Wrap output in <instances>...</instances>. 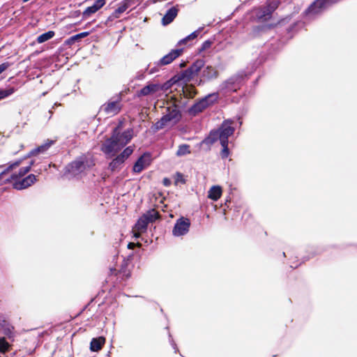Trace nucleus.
<instances>
[{"label":"nucleus","instance_id":"1","mask_svg":"<svg viewBox=\"0 0 357 357\" xmlns=\"http://www.w3.org/2000/svg\"><path fill=\"white\" fill-rule=\"evenodd\" d=\"M132 130L128 129L122 133L119 131V127H116L112 137L107 139L101 145V151L107 158H112L126 146L132 138Z\"/></svg>","mask_w":357,"mask_h":357},{"label":"nucleus","instance_id":"2","mask_svg":"<svg viewBox=\"0 0 357 357\" xmlns=\"http://www.w3.org/2000/svg\"><path fill=\"white\" fill-rule=\"evenodd\" d=\"M94 165L95 163L91 156L83 155L69 164L66 169L71 175L77 176L86 172Z\"/></svg>","mask_w":357,"mask_h":357},{"label":"nucleus","instance_id":"3","mask_svg":"<svg viewBox=\"0 0 357 357\" xmlns=\"http://www.w3.org/2000/svg\"><path fill=\"white\" fill-rule=\"evenodd\" d=\"M233 121L231 120L225 121L219 130L211 131L208 140L213 143L218 139H220V144L228 142V137L233 135L235 129L231 124Z\"/></svg>","mask_w":357,"mask_h":357},{"label":"nucleus","instance_id":"4","mask_svg":"<svg viewBox=\"0 0 357 357\" xmlns=\"http://www.w3.org/2000/svg\"><path fill=\"white\" fill-rule=\"evenodd\" d=\"M180 118V112L176 106L168 107L164 116L155 123V128L160 130L166 126L174 125L179 121Z\"/></svg>","mask_w":357,"mask_h":357},{"label":"nucleus","instance_id":"5","mask_svg":"<svg viewBox=\"0 0 357 357\" xmlns=\"http://www.w3.org/2000/svg\"><path fill=\"white\" fill-rule=\"evenodd\" d=\"M159 218L158 212L153 209L149 211L147 213L144 214L135 224L132 231L134 237L137 238L140 236L142 233L146 231L147 225L149 222H152Z\"/></svg>","mask_w":357,"mask_h":357},{"label":"nucleus","instance_id":"6","mask_svg":"<svg viewBox=\"0 0 357 357\" xmlns=\"http://www.w3.org/2000/svg\"><path fill=\"white\" fill-rule=\"evenodd\" d=\"M243 77V75H235L229 77L221 84L219 91L224 96L237 91L241 86Z\"/></svg>","mask_w":357,"mask_h":357},{"label":"nucleus","instance_id":"7","mask_svg":"<svg viewBox=\"0 0 357 357\" xmlns=\"http://www.w3.org/2000/svg\"><path fill=\"white\" fill-rule=\"evenodd\" d=\"M218 98V94L217 93H211L202 98L199 102L194 104L190 109H189V112L192 115H196L200 112H202L205 108H206L208 105L214 102Z\"/></svg>","mask_w":357,"mask_h":357},{"label":"nucleus","instance_id":"8","mask_svg":"<svg viewBox=\"0 0 357 357\" xmlns=\"http://www.w3.org/2000/svg\"><path fill=\"white\" fill-rule=\"evenodd\" d=\"M133 147L131 146L126 148L122 153L112 160L109 165V169L112 172L120 169L123 162L133 153Z\"/></svg>","mask_w":357,"mask_h":357},{"label":"nucleus","instance_id":"9","mask_svg":"<svg viewBox=\"0 0 357 357\" xmlns=\"http://www.w3.org/2000/svg\"><path fill=\"white\" fill-rule=\"evenodd\" d=\"M121 108V98L110 99L102 105L100 109V112H102L108 116H114L118 114Z\"/></svg>","mask_w":357,"mask_h":357},{"label":"nucleus","instance_id":"10","mask_svg":"<svg viewBox=\"0 0 357 357\" xmlns=\"http://www.w3.org/2000/svg\"><path fill=\"white\" fill-rule=\"evenodd\" d=\"M190 227V221L188 218L181 217L178 218L172 229V234L174 236H182L185 235Z\"/></svg>","mask_w":357,"mask_h":357},{"label":"nucleus","instance_id":"11","mask_svg":"<svg viewBox=\"0 0 357 357\" xmlns=\"http://www.w3.org/2000/svg\"><path fill=\"white\" fill-rule=\"evenodd\" d=\"M339 0H316L307 9V14L316 15Z\"/></svg>","mask_w":357,"mask_h":357},{"label":"nucleus","instance_id":"12","mask_svg":"<svg viewBox=\"0 0 357 357\" xmlns=\"http://www.w3.org/2000/svg\"><path fill=\"white\" fill-rule=\"evenodd\" d=\"M162 86L159 84L151 83L143 87L139 91H137V96L138 98L142 96H153L158 92L162 91Z\"/></svg>","mask_w":357,"mask_h":357},{"label":"nucleus","instance_id":"13","mask_svg":"<svg viewBox=\"0 0 357 357\" xmlns=\"http://www.w3.org/2000/svg\"><path fill=\"white\" fill-rule=\"evenodd\" d=\"M151 162V158L149 153H144L141 155L134 164L132 171L135 173H140L147 168Z\"/></svg>","mask_w":357,"mask_h":357},{"label":"nucleus","instance_id":"14","mask_svg":"<svg viewBox=\"0 0 357 357\" xmlns=\"http://www.w3.org/2000/svg\"><path fill=\"white\" fill-rule=\"evenodd\" d=\"M183 52L182 48H177L175 50H172L169 53L165 55L162 58H161L158 62V66H166L171 63L174 60L178 58L181 55Z\"/></svg>","mask_w":357,"mask_h":357},{"label":"nucleus","instance_id":"15","mask_svg":"<svg viewBox=\"0 0 357 357\" xmlns=\"http://www.w3.org/2000/svg\"><path fill=\"white\" fill-rule=\"evenodd\" d=\"M36 181V176L33 174H29L28 176L22 180L15 181L13 183V187L17 190L25 189L33 184Z\"/></svg>","mask_w":357,"mask_h":357},{"label":"nucleus","instance_id":"16","mask_svg":"<svg viewBox=\"0 0 357 357\" xmlns=\"http://www.w3.org/2000/svg\"><path fill=\"white\" fill-rule=\"evenodd\" d=\"M178 9L176 7H172L167 10L165 15L162 19V24L163 25H167L170 24L177 16Z\"/></svg>","mask_w":357,"mask_h":357},{"label":"nucleus","instance_id":"17","mask_svg":"<svg viewBox=\"0 0 357 357\" xmlns=\"http://www.w3.org/2000/svg\"><path fill=\"white\" fill-rule=\"evenodd\" d=\"M130 6V1L128 0H123L119 5V6L114 11V13L109 16V20L119 18L120 15L124 13Z\"/></svg>","mask_w":357,"mask_h":357},{"label":"nucleus","instance_id":"18","mask_svg":"<svg viewBox=\"0 0 357 357\" xmlns=\"http://www.w3.org/2000/svg\"><path fill=\"white\" fill-rule=\"evenodd\" d=\"M279 2L278 1H272L268 3L267 7V13L266 14H260L259 20H268L273 12L278 7Z\"/></svg>","mask_w":357,"mask_h":357},{"label":"nucleus","instance_id":"19","mask_svg":"<svg viewBox=\"0 0 357 357\" xmlns=\"http://www.w3.org/2000/svg\"><path fill=\"white\" fill-rule=\"evenodd\" d=\"M222 188L219 185L212 186L208 192V197L213 201H218L222 195Z\"/></svg>","mask_w":357,"mask_h":357},{"label":"nucleus","instance_id":"20","mask_svg":"<svg viewBox=\"0 0 357 357\" xmlns=\"http://www.w3.org/2000/svg\"><path fill=\"white\" fill-rule=\"evenodd\" d=\"M218 76V70L212 66H206L202 71V77L206 79H215Z\"/></svg>","mask_w":357,"mask_h":357},{"label":"nucleus","instance_id":"21","mask_svg":"<svg viewBox=\"0 0 357 357\" xmlns=\"http://www.w3.org/2000/svg\"><path fill=\"white\" fill-rule=\"evenodd\" d=\"M105 342V339L103 337L93 338L90 344V349L92 351H98L101 349L102 345Z\"/></svg>","mask_w":357,"mask_h":357},{"label":"nucleus","instance_id":"22","mask_svg":"<svg viewBox=\"0 0 357 357\" xmlns=\"http://www.w3.org/2000/svg\"><path fill=\"white\" fill-rule=\"evenodd\" d=\"M33 162L31 161L28 166L24 167H22L20 169L19 173L17 174H11L10 178H6V181H10V179H11V180H17V179L20 178V177L23 176L24 174H26L27 172H29V170L31 169V167L33 165Z\"/></svg>","mask_w":357,"mask_h":357},{"label":"nucleus","instance_id":"23","mask_svg":"<svg viewBox=\"0 0 357 357\" xmlns=\"http://www.w3.org/2000/svg\"><path fill=\"white\" fill-rule=\"evenodd\" d=\"M2 333L8 338L13 339L14 337V327L10 324L4 321L1 327Z\"/></svg>","mask_w":357,"mask_h":357},{"label":"nucleus","instance_id":"24","mask_svg":"<svg viewBox=\"0 0 357 357\" xmlns=\"http://www.w3.org/2000/svg\"><path fill=\"white\" fill-rule=\"evenodd\" d=\"M202 30V28H199L197 30L195 31L194 32H192V33H190V35L186 36L185 38L181 40L178 43V45L187 44L188 42L195 40L200 34Z\"/></svg>","mask_w":357,"mask_h":357},{"label":"nucleus","instance_id":"25","mask_svg":"<svg viewBox=\"0 0 357 357\" xmlns=\"http://www.w3.org/2000/svg\"><path fill=\"white\" fill-rule=\"evenodd\" d=\"M53 144V141H49L47 143H45L40 146H38V148L32 150L29 154V157L30 156H32V155H36L40 153H43L45 152V151H47L49 147Z\"/></svg>","mask_w":357,"mask_h":357},{"label":"nucleus","instance_id":"26","mask_svg":"<svg viewBox=\"0 0 357 357\" xmlns=\"http://www.w3.org/2000/svg\"><path fill=\"white\" fill-rule=\"evenodd\" d=\"M54 35L55 33L53 31H49L38 36L36 40L38 43H43L52 38Z\"/></svg>","mask_w":357,"mask_h":357},{"label":"nucleus","instance_id":"27","mask_svg":"<svg viewBox=\"0 0 357 357\" xmlns=\"http://www.w3.org/2000/svg\"><path fill=\"white\" fill-rule=\"evenodd\" d=\"M189 153H190V147L188 144L180 145L176 151L177 156H183Z\"/></svg>","mask_w":357,"mask_h":357},{"label":"nucleus","instance_id":"28","mask_svg":"<svg viewBox=\"0 0 357 357\" xmlns=\"http://www.w3.org/2000/svg\"><path fill=\"white\" fill-rule=\"evenodd\" d=\"M21 163V160H19V161H17V162H15L13 163H12L11 165H10L5 170H3L1 174H0V178H4L5 176L10 172H12L14 169H15L16 167H19V165H20Z\"/></svg>","mask_w":357,"mask_h":357},{"label":"nucleus","instance_id":"29","mask_svg":"<svg viewBox=\"0 0 357 357\" xmlns=\"http://www.w3.org/2000/svg\"><path fill=\"white\" fill-rule=\"evenodd\" d=\"M10 344L4 337H0V354H5L10 349Z\"/></svg>","mask_w":357,"mask_h":357},{"label":"nucleus","instance_id":"30","mask_svg":"<svg viewBox=\"0 0 357 357\" xmlns=\"http://www.w3.org/2000/svg\"><path fill=\"white\" fill-rule=\"evenodd\" d=\"M97 11L98 10H96V8L92 5L91 6H89L84 10L82 13V17L84 19H86Z\"/></svg>","mask_w":357,"mask_h":357},{"label":"nucleus","instance_id":"31","mask_svg":"<svg viewBox=\"0 0 357 357\" xmlns=\"http://www.w3.org/2000/svg\"><path fill=\"white\" fill-rule=\"evenodd\" d=\"M15 92L14 88L0 90V100L12 95Z\"/></svg>","mask_w":357,"mask_h":357},{"label":"nucleus","instance_id":"32","mask_svg":"<svg viewBox=\"0 0 357 357\" xmlns=\"http://www.w3.org/2000/svg\"><path fill=\"white\" fill-rule=\"evenodd\" d=\"M222 146V150L221 152V156L222 158H226L229 155V149H228V142H226L225 144H221Z\"/></svg>","mask_w":357,"mask_h":357},{"label":"nucleus","instance_id":"33","mask_svg":"<svg viewBox=\"0 0 357 357\" xmlns=\"http://www.w3.org/2000/svg\"><path fill=\"white\" fill-rule=\"evenodd\" d=\"M89 35V32L85 31L75 36H71V40H78L79 39L84 38Z\"/></svg>","mask_w":357,"mask_h":357},{"label":"nucleus","instance_id":"34","mask_svg":"<svg viewBox=\"0 0 357 357\" xmlns=\"http://www.w3.org/2000/svg\"><path fill=\"white\" fill-rule=\"evenodd\" d=\"M105 0H96L93 4V6L98 10L105 6Z\"/></svg>","mask_w":357,"mask_h":357},{"label":"nucleus","instance_id":"35","mask_svg":"<svg viewBox=\"0 0 357 357\" xmlns=\"http://www.w3.org/2000/svg\"><path fill=\"white\" fill-rule=\"evenodd\" d=\"M211 45H212V41L211 40H208L204 41L203 43V44L202 45V47H201L199 51L200 52L204 51V50L210 48Z\"/></svg>","mask_w":357,"mask_h":357},{"label":"nucleus","instance_id":"36","mask_svg":"<svg viewBox=\"0 0 357 357\" xmlns=\"http://www.w3.org/2000/svg\"><path fill=\"white\" fill-rule=\"evenodd\" d=\"M267 7L265 6L264 8H261L257 10V17L259 19L260 14H266L267 13Z\"/></svg>","mask_w":357,"mask_h":357},{"label":"nucleus","instance_id":"37","mask_svg":"<svg viewBox=\"0 0 357 357\" xmlns=\"http://www.w3.org/2000/svg\"><path fill=\"white\" fill-rule=\"evenodd\" d=\"M202 66V61H197L192 66V70L197 72Z\"/></svg>","mask_w":357,"mask_h":357},{"label":"nucleus","instance_id":"38","mask_svg":"<svg viewBox=\"0 0 357 357\" xmlns=\"http://www.w3.org/2000/svg\"><path fill=\"white\" fill-rule=\"evenodd\" d=\"M154 65H155L154 67L151 68L149 70V74L152 75V74H154V73L158 72V70H159L158 67H160V66H158L157 63H155Z\"/></svg>","mask_w":357,"mask_h":357},{"label":"nucleus","instance_id":"39","mask_svg":"<svg viewBox=\"0 0 357 357\" xmlns=\"http://www.w3.org/2000/svg\"><path fill=\"white\" fill-rule=\"evenodd\" d=\"M10 64L8 63H3L0 65V74H1L3 71H5L8 67Z\"/></svg>","mask_w":357,"mask_h":357},{"label":"nucleus","instance_id":"40","mask_svg":"<svg viewBox=\"0 0 357 357\" xmlns=\"http://www.w3.org/2000/svg\"><path fill=\"white\" fill-rule=\"evenodd\" d=\"M144 77H145L144 72L139 71L136 74L135 79H138V80H142V79H143L144 78Z\"/></svg>","mask_w":357,"mask_h":357},{"label":"nucleus","instance_id":"41","mask_svg":"<svg viewBox=\"0 0 357 357\" xmlns=\"http://www.w3.org/2000/svg\"><path fill=\"white\" fill-rule=\"evenodd\" d=\"M178 182H181V183L185 182L183 174H181L180 173L176 174V183H178Z\"/></svg>","mask_w":357,"mask_h":357},{"label":"nucleus","instance_id":"42","mask_svg":"<svg viewBox=\"0 0 357 357\" xmlns=\"http://www.w3.org/2000/svg\"><path fill=\"white\" fill-rule=\"evenodd\" d=\"M76 40H71V37L68 39L67 43L69 45L73 44Z\"/></svg>","mask_w":357,"mask_h":357},{"label":"nucleus","instance_id":"43","mask_svg":"<svg viewBox=\"0 0 357 357\" xmlns=\"http://www.w3.org/2000/svg\"><path fill=\"white\" fill-rule=\"evenodd\" d=\"M134 246H135V244L133 243H130L128 244V248H132Z\"/></svg>","mask_w":357,"mask_h":357},{"label":"nucleus","instance_id":"44","mask_svg":"<svg viewBox=\"0 0 357 357\" xmlns=\"http://www.w3.org/2000/svg\"><path fill=\"white\" fill-rule=\"evenodd\" d=\"M164 183L165 185H167V183H169L167 179H165L164 180Z\"/></svg>","mask_w":357,"mask_h":357}]
</instances>
